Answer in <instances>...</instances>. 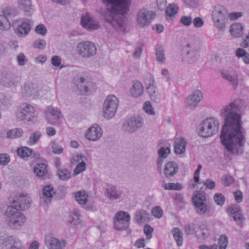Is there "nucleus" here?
<instances>
[{"instance_id":"obj_57","label":"nucleus","mask_w":249,"mask_h":249,"mask_svg":"<svg viewBox=\"0 0 249 249\" xmlns=\"http://www.w3.org/2000/svg\"><path fill=\"white\" fill-rule=\"evenodd\" d=\"M152 214L156 217L160 218L162 216L163 211L159 206L154 207L151 212Z\"/></svg>"},{"instance_id":"obj_49","label":"nucleus","mask_w":249,"mask_h":249,"mask_svg":"<svg viewBox=\"0 0 249 249\" xmlns=\"http://www.w3.org/2000/svg\"><path fill=\"white\" fill-rule=\"evenodd\" d=\"M10 161V156L7 154H0V165H6Z\"/></svg>"},{"instance_id":"obj_60","label":"nucleus","mask_w":249,"mask_h":249,"mask_svg":"<svg viewBox=\"0 0 249 249\" xmlns=\"http://www.w3.org/2000/svg\"><path fill=\"white\" fill-rule=\"evenodd\" d=\"M180 22L186 26H189L192 24V19L191 16H183L180 19Z\"/></svg>"},{"instance_id":"obj_34","label":"nucleus","mask_w":249,"mask_h":249,"mask_svg":"<svg viewBox=\"0 0 249 249\" xmlns=\"http://www.w3.org/2000/svg\"><path fill=\"white\" fill-rule=\"evenodd\" d=\"M11 26V23L7 18L4 15H0V30H8Z\"/></svg>"},{"instance_id":"obj_11","label":"nucleus","mask_w":249,"mask_h":249,"mask_svg":"<svg viewBox=\"0 0 249 249\" xmlns=\"http://www.w3.org/2000/svg\"><path fill=\"white\" fill-rule=\"evenodd\" d=\"M156 14L151 10L146 9L140 10L137 14V20L138 25L141 28H145L148 27L155 18Z\"/></svg>"},{"instance_id":"obj_48","label":"nucleus","mask_w":249,"mask_h":249,"mask_svg":"<svg viewBox=\"0 0 249 249\" xmlns=\"http://www.w3.org/2000/svg\"><path fill=\"white\" fill-rule=\"evenodd\" d=\"M214 199L217 205L222 206L225 202L224 196L220 193L215 194L214 196Z\"/></svg>"},{"instance_id":"obj_23","label":"nucleus","mask_w":249,"mask_h":249,"mask_svg":"<svg viewBox=\"0 0 249 249\" xmlns=\"http://www.w3.org/2000/svg\"><path fill=\"white\" fill-rule=\"evenodd\" d=\"M55 194L53 187L51 185L45 186L42 190L41 199L45 203L50 201V198L53 197V194Z\"/></svg>"},{"instance_id":"obj_26","label":"nucleus","mask_w":249,"mask_h":249,"mask_svg":"<svg viewBox=\"0 0 249 249\" xmlns=\"http://www.w3.org/2000/svg\"><path fill=\"white\" fill-rule=\"evenodd\" d=\"M230 33L233 36L239 37L243 34V28L240 23H233L230 27Z\"/></svg>"},{"instance_id":"obj_31","label":"nucleus","mask_w":249,"mask_h":249,"mask_svg":"<svg viewBox=\"0 0 249 249\" xmlns=\"http://www.w3.org/2000/svg\"><path fill=\"white\" fill-rule=\"evenodd\" d=\"M149 214L147 211L144 210H140L135 213V218L138 223L144 222L148 218Z\"/></svg>"},{"instance_id":"obj_37","label":"nucleus","mask_w":249,"mask_h":249,"mask_svg":"<svg viewBox=\"0 0 249 249\" xmlns=\"http://www.w3.org/2000/svg\"><path fill=\"white\" fill-rule=\"evenodd\" d=\"M172 233L174 238L177 242V246L178 247L182 246L183 239L181 231L179 230V229L176 228H174L172 231Z\"/></svg>"},{"instance_id":"obj_51","label":"nucleus","mask_w":249,"mask_h":249,"mask_svg":"<svg viewBox=\"0 0 249 249\" xmlns=\"http://www.w3.org/2000/svg\"><path fill=\"white\" fill-rule=\"evenodd\" d=\"M79 213L75 212H73V213L70 216V222L72 225H77L80 222L79 221Z\"/></svg>"},{"instance_id":"obj_28","label":"nucleus","mask_w":249,"mask_h":249,"mask_svg":"<svg viewBox=\"0 0 249 249\" xmlns=\"http://www.w3.org/2000/svg\"><path fill=\"white\" fill-rule=\"evenodd\" d=\"M11 96L2 93H0V107L7 109L11 105Z\"/></svg>"},{"instance_id":"obj_16","label":"nucleus","mask_w":249,"mask_h":249,"mask_svg":"<svg viewBox=\"0 0 249 249\" xmlns=\"http://www.w3.org/2000/svg\"><path fill=\"white\" fill-rule=\"evenodd\" d=\"M78 78L77 89L82 94H87L94 88V83L89 81L87 76L86 78L82 76H78Z\"/></svg>"},{"instance_id":"obj_20","label":"nucleus","mask_w":249,"mask_h":249,"mask_svg":"<svg viewBox=\"0 0 249 249\" xmlns=\"http://www.w3.org/2000/svg\"><path fill=\"white\" fill-rule=\"evenodd\" d=\"M81 24L89 31H93L99 28L100 25L96 21L93 20L89 16L81 17Z\"/></svg>"},{"instance_id":"obj_18","label":"nucleus","mask_w":249,"mask_h":249,"mask_svg":"<svg viewBox=\"0 0 249 249\" xmlns=\"http://www.w3.org/2000/svg\"><path fill=\"white\" fill-rule=\"evenodd\" d=\"M202 93L200 90H196L193 92L187 98L186 105L190 108H194L196 107L197 104L202 100Z\"/></svg>"},{"instance_id":"obj_61","label":"nucleus","mask_w":249,"mask_h":249,"mask_svg":"<svg viewBox=\"0 0 249 249\" xmlns=\"http://www.w3.org/2000/svg\"><path fill=\"white\" fill-rule=\"evenodd\" d=\"M17 60L18 62V64L19 66H24L25 65L26 62L28 61V59L25 57L24 54L23 53H20L17 56Z\"/></svg>"},{"instance_id":"obj_42","label":"nucleus","mask_w":249,"mask_h":249,"mask_svg":"<svg viewBox=\"0 0 249 249\" xmlns=\"http://www.w3.org/2000/svg\"><path fill=\"white\" fill-rule=\"evenodd\" d=\"M57 174L59 178L63 180H66L71 177L70 172L67 169H58Z\"/></svg>"},{"instance_id":"obj_4","label":"nucleus","mask_w":249,"mask_h":249,"mask_svg":"<svg viewBox=\"0 0 249 249\" xmlns=\"http://www.w3.org/2000/svg\"><path fill=\"white\" fill-rule=\"evenodd\" d=\"M202 187L199 191L196 192L192 197V201L196 209V212L199 214H202L209 217L213 215V208L212 205L205 203L206 200L205 193L202 190Z\"/></svg>"},{"instance_id":"obj_17","label":"nucleus","mask_w":249,"mask_h":249,"mask_svg":"<svg viewBox=\"0 0 249 249\" xmlns=\"http://www.w3.org/2000/svg\"><path fill=\"white\" fill-rule=\"evenodd\" d=\"M102 129L97 124H94L88 129L85 137L89 141H95L102 137Z\"/></svg>"},{"instance_id":"obj_52","label":"nucleus","mask_w":249,"mask_h":249,"mask_svg":"<svg viewBox=\"0 0 249 249\" xmlns=\"http://www.w3.org/2000/svg\"><path fill=\"white\" fill-rule=\"evenodd\" d=\"M143 44L139 43L135 49V51L133 54V57L136 59H139L140 57L141 53L143 49Z\"/></svg>"},{"instance_id":"obj_50","label":"nucleus","mask_w":249,"mask_h":249,"mask_svg":"<svg viewBox=\"0 0 249 249\" xmlns=\"http://www.w3.org/2000/svg\"><path fill=\"white\" fill-rule=\"evenodd\" d=\"M46 45V42L44 39H38L35 41L34 46L36 48L42 50Z\"/></svg>"},{"instance_id":"obj_54","label":"nucleus","mask_w":249,"mask_h":249,"mask_svg":"<svg viewBox=\"0 0 249 249\" xmlns=\"http://www.w3.org/2000/svg\"><path fill=\"white\" fill-rule=\"evenodd\" d=\"M143 109L147 113L150 115L155 114L153 108L149 102L147 101L144 104Z\"/></svg>"},{"instance_id":"obj_56","label":"nucleus","mask_w":249,"mask_h":249,"mask_svg":"<svg viewBox=\"0 0 249 249\" xmlns=\"http://www.w3.org/2000/svg\"><path fill=\"white\" fill-rule=\"evenodd\" d=\"M151 100L155 103H158L160 101L161 95L158 90L153 91L152 94L149 96Z\"/></svg>"},{"instance_id":"obj_14","label":"nucleus","mask_w":249,"mask_h":249,"mask_svg":"<svg viewBox=\"0 0 249 249\" xmlns=\"http://www.w3.org/2000/svg\"><path fill=\"white\" fill-rule=\"evenodd\" d=\"M60 112L57 108L48 107L44 110L45 120L52 125H57L60 123Z\"/></svg>"},{"instance_id":"obj_7","label":"nucleus","mask_w":249,"mask_h":249,"mask_svg":"<svg viewBox=\"0 0 249 249\" xmlns=\"http://www.w3.org/2000/svg\"><path fill=\"white\" fill-rule=\"evenodd\" d=\"M143 118L139 115L127 118L123 123L122 130L129 134H133L141 129L143 124Z\"/></svg>"},{"instance_id":"obj_10","label":"nucleus","mask_w":249,"mask_h":249,"mask_svg":"<svg viewBox=\"0 0 249 249\" xmlns=\"http://www.w3.org/2000/svg\"><path fill=\"white\" fill-rule=\"evenodd\" d=\"M130 214L126 212H118L114 218L113 224L114 229L118 231H125L129 225Z\"/></svg>"},{"instance_id":"obj_15","label":"nucleus","mask_w":249,"mask_h":249,"mask_svg":"<svg viewBox=\"0 0 249 249\" xmlns=\"http://www.w3.org/2000/svg\"><path fill=\"white\" fill-rule=\"evenodd\" d=\"M12 27L14 28L16 34L19 37L26 36L31 30L30 24L26 20L21 22L19 19L15 20L12 23Z\"/></svg>"},{"instance_id":"obj_40","label":"nucleus","mask_w":249,"mask_h":249,"mask_svg":"<svg viewBox=\"0 0 249 249\" xmlns=\"http://www.w3.org/2000/svg\"><path fill=\"white\" fill-rule=\"evenodd\" d=\"M178 6L174 3L170 4L167 7L165 14L167 16L172 17L178 13Z\"/></svg>"},{"instance_id":"obj_43","label":"nucleus","mask_w":249,"mask_h":249,"mask_svg":"<svg viewBox=\"0 0 249 249\" xmlns=\"http://www.w3.org/2000/svg\"><path fill=\"white\" fill-rule=\"evenodd\" d=\"M228 243V238L225 234L221 235L218 239L219 249H225Z\"/></svg>"},{"instance_id":"obj_2","label":"nucleus","mask_w":249,"mask_h":249,"mask_svg":"<svg viewBox=\"0 0 249 249\" xmlns=\"http://www.w3.org/2000/svg\"><path fill=\"white\" fill-rule=\"evenodd\" d=\"M106 10L102 13L104 19L115 29L123 27L124 15L129 10L131 0H103Z\"/></svg>"},{"instance_id":"obj_29","label":"nucleus","mask_w":249,"mask_h":249,"mask_svg":"<svg viewBox=\"0 0 249 249\" xmlns=\"http://www.w3.org/2000/svg\"><path fill=\"white\" fill-rule=\"evenodd\" d=\"M32 153V149L27 146L18 148L17 150V153L18 157L22 159L30 157V155Z\"/></svg>"},{"instance_id":"obj_13","label":"nucleus","mask_w":249,"mask_h":249,"mask_svg":"<svg viewBox=\"0 0 249 249\" xmlns=\"http://www.w3.org/2000/svg\"><path fill=\"white\" fill-rule=\"evenodd\" d=\"M35 109L30 104L24 103L18 108L16 116L18 121H33Z\"/></svg>"},{"instance_id":"obj_25","label":"nucleus","mask_w":249,"mask_h":249,"mask_svg":"<svg viewBox=\"0 0 249 249\" xmlns=\"http://www.w3.org/2000/svg\"><path fill=\"white\" fill-rule=\"evenodd\" d=\"M47 165L45 163H36L34 168V173L37 177L42 179L44 176L47 173Z\"/></svg>"},{"instance_id":"obj_19","label":"nucleus","mask_w":249,"mask_h":249,"mask_svg":"<svg viewBox=\"0 0 249 249\" xmlns=\"http://www.w3.org/2000/svg\"><path fill=\"white\" fill-rule=\"evenodd\" d=\"M45 244L49 249H63L66 246V243L60 242L58 239L48 236L45 237Z\"/></svg>"},{"instance_id":"obj_47","label":"nucleus","mask_w":249,"mask_h":249,"mask_svg":"<svg viewBox=\"0 0 249 249\" xmlns=\"http://www.w3.org/2000/svg\"><path fill=\"white\" fill-rule=\"evenodd\" d=\"M35 32L42 36H45L47 32V30L46 26L43 24H39L37 25L35 29Z\"/></svg>"},{"instance_id":"obj_62","label":"nucleus","mask_w":249,"mask_h":249,"mask_svg":"<svg viewBox=\"0 0 249 249\" xmlns=\"http://www.w3.org/2000/svg\"><path fill=\"white\" fill-rule=\"evenodd\" d=\"M51 61L53 66L58 67L61 64V59L59 56L53 55L52 57Z\"/></svg>"},{"instance_id":"obj_22","label":"nucleus","mask_w":249,"mask_h":249,"mask_svg":"<svg viewBox=\"0 0 249 249\" xmlns=\"http://www.w3.org/2000/svg\"><path fill=\"white\" fill-rule=\"evenodd\" d=\"M132 83L133 86L130 91L131 95L134 97L141 96L143 92V87L142 84L138 80H133Z\"/></svg>"},{"instance_id":"obj_55","label":"nucleus","mask_w":249,"mask_h":249,"mask_svg":"<svg viewBox=\"0 0 249 249\" xmlns=\"http://www.w3.org/2000/svg\"><path fill=\"white\" fill-rule=\"evenodd\" d=\"M198 226L193 224L192 225H188L185 227V231L187 234H191L194 232L196 233V231L197 229Z\"/></svg>"},{"instance_id":"obj_36","label":"nucleus","mask_w":249,"mask_h":249,"mask_svg":"<svg viewBox=\"0 0 249 249\" xmlns=\"http://www.w3.org/2000/svg\"><path fill=\"white\" fill-rule=\"evenodd\" d=\"M19 8L24 12H28L31 9L32 4L30 0H18Z\"/></svg>"},{"instance_id":"obj_46","label":"nucleus","mask_w":249,"mask_h":249,"mask_svg":"<svg viewBox=\"0 0 249 249\" xmlns=\"http://www.w3.org/2000/svg\"><path fill=\"white\" fill-rule=\"evenodd\" d=\"M158 153L159 157L165 159L170 153V149L168 147H161L159 149Z\"/></svg>"},{"instance_id":"obj_59","label":"nucleus","mask_w":249,"mask_h":249,"mask_svg":"<svg viewBox=\"0 0 249 249\" xmlns=\"http://www.w3.org/2000/svg\"><path fill=\"white\" fill-rule=\"evenodd\" d=\"M85 161L87 160V158L86 156H82L81 155H77L73 156L71 161L72 164H76L77 162H80L82 161Z\"/></svg>"},{"instance_id":"obj_30","label":"nucleus","mask_w":249,"mask_h":249,"mask_svg":"<svg viewBox=\"0 0 249 249\" xmlns=\"http://www.w3.org/2000/svg\"><path fill=\"white\" fill-rule=\"evenodd\" d=\"M156 59L160 62H164L165 58L164 56V51L163 46L160 44H157L155 46Z\"/></svg>"},{"instance_id":"obj_12","label":"nucleus","mask_w":249,"mask_h":249,"mask_svg":"<svg viewBox=\"0 0 249 249\" xmlns=\"http://www.w3.org/2000/svg\"><path fill=\"white\" fill-rule=\"evenodd\" d=\"M76 50L78 54L84 58H89L96 53L95 44L90 41H83L78 43Z\"/></svg>"},{"instance_id":"obj_32","label":"nucleus","mask_w":249,"mask_h":249,"mask_svg":"<svg viewBox=\"0 0 249 249\" xmlns=\"http://www.w3.org/2000/svg\"><path fill=\"white\" fill-rule=\"evenodd\" d=\"M88 196L85 191H78L75 194L76 201L80 205L85 204L88 200Z\"/></svg>"},{"instance_id":"obj_53","label":"nucleus","mask_w":249,"mask_h":249,"mask_svg":"<svg viewBox=\"0 0 249 249\" xmlns=\"http://www.w3.org/2000/svg\"><path fill=\"white\" fill-rule=\"evenodd\" d=\"M4 14L6 17L13 18L17 15V12L14 8L8 7L4 10Z\"/></svg>"},{"instance_id":"obj_41","label":"nucleus","mask_w":249,"mask_h":249,"mask_svg":"<svg viewBox=\"0 0 249 249\" xmlns=\"http://www.w3.org/2000/svg\"><path fill=\"white\" fill-rule=\"evenodd\" d=\"M222 76L223 78L227 80L230 81L233 87L235 89L238 86V81L236 77L235 76H232L231 74L224 73L223 72L221 73Z\"/></svg>"},{"instance_id":"obj_63","label":"nucleus","mask_w":249,"mask_h":249,"mask_svg":"<svg viewBox=\"0 0 249 249\" xmlns=\"http://www.w3.org/2000/svg\"><path fill=\"white\" fill-rule=\"evenodd\" d=\"M203 186H206V189L208 188L209 189H213L215 186V182L210 179H207L206 181L202 183Z\"/></svg>"},{"instance_id":"obj_24","label":"nucleus","mask_w":249,"mask_h":249,"mask_svg":"<svg viewBox=\"0 0 249 249\" xmlns=\"http://www.w3.org/2000/svg\"><path fill=\"white\" fill-rule=\"evenodd\" d=\"M105 195L109 199H116L120 197L121 193L115 186L111 185L105 190Z\"/></svg>"},{"instance_id":"obj_27","label":"nucleus","mask_w":249,"mask_h":249,"mask_svg":"<svg viewBox=\"0 0 249 249\" xmlns=\"http://www.w3.org/2000/svg\"><path fill=\"white\" fill-rule=\"evenodd\" d=\"M186 142L184 139L176 141L174 143L175 152L177 154H181L186 150Z\"/></svg>"},{"instance_id":"obj_38","label":"nucleus","mask_w":249,"mask_h":249,"mask_svg":"<svg viewBox=\"0 0 249 249\" xmlns=\"http://www.w3.org/2000/svg\"><path fill=\"white\" fill-rule=\"evenodd\" d=\"M23 89L27 95L29 97H35L37 95V91L33 88L32 84H25Z\"/></svg>"},{"instance_id":"obj_39","label":"nucleus","mask_w":249,"mask_h":249,"mask_svg":"<svg viewBox=\"0 0 249 249\" xmlns=\"http://www.w3.org/2000/svg\"><path fill=\"white\" fill-rule=\"evenodd\" d=\"M41 136V133L38 131H34L29 136V140L27 142L28 145H32L36 144Z\"/></svg>"},{"instance_id":"obj_9","label":"nucleus","mask_w":249,"mask_h":249,"mask_svg":"<svg viewBox=\"0 0 249 249\" xmlns=\"http://www.w3.org/2000/svg\"><path fill=\"white\" fill-rule=\"evenodd\" d=\"M119 104L118 99L113 95H108L106 99L103 106L104 117L107 119L112 118Z\"/></svg>"},{"instance_id":"obj_21","label":"nucleus","mask_w":249,"mask_h":249,"mask_svg":"<svg viewBox=\"0 0 249 249\" xmlns=\"http://www.w3.org/2000/svg\"><path fill=\"white\" fill-rule=\"evenodd\" d=\"M178 163L176 161H169L165 165L163 173L165 177L169 178L173 177L178 173Z\"/></svg>"},{"instance_id":"obj_33","label":"nucleus","mask_w":249,"mask_h":249,"mask_svg":"<svg viewBox=\"0 0 249 249\" xmlns=\"http://www.w3.org/2000/svg\"><path fill=\"white\" fill-rule=\"evenodd\" d=\"M23 131L20 128H16L8 130L7 132V137L10 139H17L22 136Z\"/></svg>"},{"instance_id":"obj_6","label":"nucleus","mask_w":249,"mask_h":249,"mask_svg":"<svg viewBox=\"0 0 249 249\" xmlns=\"http://www.w3.org/2000/svg\"><path fill=\"white\" fill-rule=\"evenodd\" d=\"M228 14V10L222 5H217L213 8L212 14V19L214 25L219 30L225 28Z\"/></svg>"},{"instance_id":"obj_35","label":"nucleus","mask_w":249,"mask_h":249,"mask_svg":"<svg viewBox=\"0 0 249 249\" xmlns=\"http://www.w3.org/2000/svg\"><path fill=\"white\" fill-rule=\"evenodd\" d=\"M209 233V230L208 229L199 227L198 226L196 231V236L199 239H203L208 237Z\"/></svg>"},{"instance_id":"obj_58","label":"nucleus","mask_w":249,"mask_h":249,"mask_svg":"<svg viewBox=\"0 0 249 249\" xmlns=\"http://www.w3.org/2000/svg\"><path fill=\"white\" fill-rule=\"evenodd\" d=\"M52 149L53 153L56 154H60L62 153L63 151V147L55 143V142H52Z\"/></svg>"},{"instance_id":"obj_1","label":"nucleus","mask_w":249,"mask_h":249,"mask_svg":"<svg viewBox=\"0 0 249 249\" xmlns=\"http://www.w3.org/2000/svg\"><path fill=\"white\" fill-rule=\"evenodd\" d=\"M246 107L243 100L237 99L220 111V115L225 122L220 136L221 142L227 151L234 155L243 152L246 132L242 127L240 113H243Z\"/></svg>"},{"instance_id":"obj_64","label":"nucleus","mask_w":249,"mask_h":249,"mask_svg":"<svg viewBox=\"0 0 249 249\" xmlns=\"http://www.w3.org/2000/svg\"><path fill=\"white\" fill-rule=\"evenodd\" d=\"M146 87V89L149 96L152 94L153 91H157V87L155 86V84H147Z\"/></svg>"},{"instance_id":"obj_3","label":"nucleus","mask_w":249,"mask_h":249,"mask_svg":"<svg viewBox=\"0 0 249 249\" xmlns=\"http://www.w3.org/2000/svg\"><path fill=\"white\" fill-rule=\"evenodd\" d=\"M31 199L27 195L20 194L13 200L11 206H8L5 212L8 225L12 229L21 227L26 221L25 216L20 211L27 209L30 206Z\"/></svg>"},{"instance_id":"obj_44","label":"nucleus","mask_w":249,"mask_h":249,"mask_svg":"<svg viewBox=\"0 0 249 249\" xmlns=\"http://www.w3.org/2000/svg\"><path fill=\"white\" fill-rule=\"evenodd\" d=\"M86 170V163L84 161L80 162L74 168L73 176H76Z\"/></svg>"},{"instance_id":"obj_5","label":"nucleus","mask_w":249,"mask_h":249,"mask_svg":"<svg viewBox=\"0 0 249 249\" xmlns=\"http://www.w3.org/2000/svg\"><path fill=\"white\" fill-rule=\"evenodd\" d=\"M219 121L213 117L207 118L199 126V135L208 138L215 134L218 130Z\"/></svg>"},{"instance_id":"obj_8","label":"nucleus","mask_w":249,"mask_h":249,"mask_svg":"<svg viewBox=\"0 0 249 249\" xmlns=\"http://www.w3.org/2000/svg\"><path fill=\"white\" fill-rule=\"evenodd\" d=\"M20 81L19 76L12 72L10 70L3 68L0 73V84L7 88L17 86Z\"/></svg>"},{"instance_id":"obj_45","label":"nucleus","mask_w":249,"mask_h":249,"mask_svg":"<svg viewBox=\"0 0 249 249\" xmlns=\"http://www.w3.org/2000/svg\"><path fill=\"white\" fill-rule=\"evenodd\" d=\"M164 189L169 190H180L181 189L182 185L179 183H168L164 186Z\"/></svg>"}]
</instances>
